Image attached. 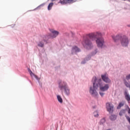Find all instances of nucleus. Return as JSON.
Here are the masks:
<instances>
[{"instance_id": "1", "label": "nucleus", "mask_w": 130, "mask_h": 130, "mask_svg": "<svg viewBox=\"0 0 130 130\" xmlns=\"http://www.w3.org/2000/svg\"><path fill=\"white\" fill-rule=\"evenodd\" d=\"M101 34L100 32H94L89 34L87 35L84 38V41L83 42V46L86 48H91L92 47V43L90 39H93V38H95L97 37V36H100Z\"/></svg>"}, {"instance_id": "2", "label": "nucleus", "mask_w": 130, "mask_h": 130, "mask_svg": "<svg viewBox=\"0 0 130 130\" xmlns=\"http://www.w3.org/2000/svg\"><path fill=\"white\" fill-rule=\"evenodd\" d=\"M93 83V87H90L89 89V93L93 97H96L98 95L97 89H98V83H97V78L93 77L92 80Z\"/></svg>"}, {"instance_id": "3", "label": "nucleus", "mask_w": 130, "mask_h": 130, "mask_svg": "<svg viewBox=\"0 0 130 130\" xmlns=\"http://www.w3.org/2000/svg\"><path fill=\"white\" fill-rule=\"evenodd\" d=\"M59 88L62 91L64 90V93L67 96L70 95V89L69 87H68V84L66 82H61L59 84Z\"/></svg>"}, {"instance_id": "4", "label": "nucleus", "mask_w": 130, "mask_h": 130, "mask_svg": "<svg viewBox=\"0 0 130 130\" xmlns=\"http://www.w3.org/2000/svg\"><path fill=\"white\" fill-rule=\"evenodd\" d=\"M96 82L98 85V87H100V89L102 92H105V91H107V90L109 89V85H103L102 84V80H101V79H100L98 81H96Z\"/></svg>"}, {"instance_id": "5", "label": "nucleus", "mask_w": 130, "mask_h": 130, "mask_svg": "<svg viewBox=\"0 0 130 130\" xmlns=\"http://www.w3.org/2000/svg\"><path fill=\"white\" fill-rule=\"evenodd\" d=\"M129 42L128 38H127L126 36H122V38L120 39V43L123 47H127V46H128Z\"/></svg>"}, {"instance_id": "6", "label": "nucleus", "mask_w": 130, "mask_h": 130, "mask_svg": "<svg viewBox=\"0 0 130 130\" xmlns=\"http://www.w3.org/2000/svg\"><path fill=\"white\" fill-rule=\"evenodd\" d=\"M96 43L98 47H100L101 48H102L105 43L104 39H103V38H96Z\"/></svg>"}, {"instance_id": "7", "label": "nucleus", "mask_w": 130, "mask_h": 130, "mask_svg": "<svg viewBox=\"0 0 130 130\" xmlns=\"http://www.w3.org/2000/svg\"><path fill=\"white\" fill-rule=\"evenodd\" d=\"M101 78L103 81H104V82L105 83L109 84L111 82V80H110V79H109V77H108V74H107L102 75Z\"/></svg>"}, {"instance_id": "8", "label": "nucleus", "mask_w": 130, "mask_h": 130, "mask_svg": "<svg viewBox=\"0 0 130 130\" xmlns=\"http://www.w3.org/2000/svg\"><path fill=\"white\" fill-rule=\"evenodd\" d=\"M106 107L107 111L110 112V113L113 112V105L112 104H110V103H108L106 104Z\"/></svg>"}, {"instance_id": "9", "label": "nucleus", "mask_w": 130, "mask_h": 130, "mask_svg": "<svg viewBox=\"0 0 130 130\" xmlns=\"http://www.w3.org/2000/svg\"><path fill=\"white\" fill-rule=\"evenodd\" d=\"M50 32H51L52 34L50 36V37H51L52 38H55L56 36H57L59 32L56 30H54V29H50Z\"/></svg>"}, {"instance_id": "10", "label": "nucleus", "mask_w": 130, "mask_h": 130, "mask_svg": "<svg viewBox=\"0 0 130 130\" xmlns=\"http://www.w3.org/2000/svg\"><path fill=\"white\" fill-rule=\"evenodd\" d=\"M122 38V36L120 35H117V36H112V38H113V40L114 41V42H117L118 40H120Z\"/></svg>"}, {"instance_id": "11", "label": "nucleus", "mask_w": 130, "mask_h": 130, "mask_svg": "<svg viewBox=\"0 0 130 130\" xmlns=\"http://www.w3.org/2000/svg\"><path fill=\"white\" fill-rule=\"evenodd\" d=\"M81 51V50L79 49L77 46H74L72 48V54H74V53H77V52H80Z\"/></svg>"}, {"instance_id": "12", "label": "nucleus", "mask_w": 130, "mask_h": 130, "mask_svg": "<svg viewBox=\"0 0 130 130\" xmlns=\"http://www.w3.org/2000/svg\"><path fill=\"white\" fill-rule=\"evenodd\" d=\"M125 98L127 101H130V95L127 93V92H125Z\"/></svg>"}, {"instance_id": "13", "label": "nucleus", "mask_w": 130, "mask_h": 130, "mask_svg": "<svg viewBox=\"0 0 130 130\" xmlns=\"http://www.w3.org/2000/svg\"><path fill=\"white\" fill-rule=\"evenodd\" d=\"M124 105V102H121L119 103L118 106H117V109H120L122 106Z\"/></svg>"}, {"instance_id": "14", "label": "nucleus", "mask_w": 130, "mask_h": 130, "mask_svg": "<svg viewBox=\"0 0 130 130\" xmlns=\"http://www.w3.org/2000/svg\"><path fill=\"white\" fill-rule=\"evenodd\" d=\"M57 100L58 101V102H59V103H62V99L61 98V96L60 95H57Z\"/></svg>"}, {"instance_id": "15", "label": "nucleus", "mask_w": 130, "mask_h": 130, "mask_svg": "<svg viewBox=\"0 0 130 130\" xmlns=\"http://www.w3.org/2000/svg\"><path fill=\"white\" fill-rule=\"evenodd\" d=\"M59 3L61 4V5L68 4V0H60Z\"/></svg>"}, {"instance_id": "16", "label": "nucleus", "mask_w": 130, "mask_h": 130, "mask_svg": "<svg viewBox=\"0 0 130 130\" xmlns=\"http://www.w3.org/2000/svg\"><path fill=\"white\" fill-rule=\"evenodd\" d=\"M53 6V3H50L48 6V10L49 11H50V10H51V8H52Z\"/></svg>"}, {"instance_id": "17", "label": "nucleus", "mask_w": 130, "mask_h": 130, "mask_svg": "<svg viewBox=\"0 0 130 130\" xmlns=\"http://www.w3.org/2000/svg\"><path fill=\"white\" fill-rule=\"evenodd\" d=\"M110 118L111 120H115L116 119V116L114 115H112L110 117Z\"/></svg>"}, {"instance_id": "18", "label": "nucleus", "mask_w": 130, "mask_h": 130, "mask_svg": "<svg viewBox=\"0 0 130 130\" xmlns=\"http://www.w3.org/2000/svg\"><path fill=\"white\" fill-rule=\"evenodd\" d=\"M124 113H125V110H121L120 112H119V115L120 116H121L122 115H123V114H124Z\"/></svg>"}, {"instance_id": "19", "label": "nucleus", "mask_w": 130, "mask_h": 130, "mask_svg": "<svg viewBox=\"0 0 130 130\" xmlns=\"http://www.w3.org/2000/svg\"><path fill=\"white\" fill-rule=\"evenodd\" d=\"M77 0H67V4H73L76 3Z\"/></svg>"}, {"instance_id": "20", "label": "nucleus", "mask_w": 130, "mask_h": 130, "mask_svg": "<svg viewBox=\"0 0 130 130\" xmlns=\"http://www.w3.org/2000/svg\"><path fill=\"white\" fill-rule=\"evenodd\" d=\"M93 116H94V117H98L99 116L98 112L95 111L94 112H93Z\"/></svg>"}, {"instance_id": "21", "label": "nucleus", "mask_w": 130, "mask_h": 130, "mask_svg": "<svg viewBox=\"0 0 130 130\" xmlns=\"http://www.w3.org/2000/svg\"><path fill=\"white\" fill-rule=\"evenodd\" d=\"M38 46H39L40 47H43V46H44V44H43L42 42H40L39 43V44H38Z\"/></svg>"}, {"instance_id": "22", "label": "nucleus", "mask_w": 130, "mask_h": 130, "mask_svg": "<svg viewBox=\"0 0 130 130\" xmlns=\"http://www.w3.org/2000/svg\"><path fill=\"white\" fill-rule=\"evenodd\" d=\"M29 73L31 77H34V76H35V74H34V73H33V72H32V71L30 70H29Z\"/></svg>"}, {"instance_id": "23", "label": "nucleus", "mask_w": 130, "mask_h": 130, "mask_svg": "<svg viewBox=\"0 0 130 130\" xmlns=\"http://www.w3.org/2000/svg\"><path fill=\"white\" fill-rule=\"evenodd\" d=\"M129 79H130V74L128 75H127V76H126V80H129Z\"/></svg>"}, {"instance_id": "24", "label": "nucleus", "mask_w": 130, "mask_h": 130, "mask_svg": "<svg viewBox=\"0 0 130 130\" xmlns=\"http://www.w3.org/2000/svg\"><path fill=\"white\" fill-rule=\"evenodd\" d=\"M101 122H102L103 123H104L105 122V119L103 118L101 120Z\"/></svg>"}, {"instance_id": "25", "label": "nucleus", "mask_w": 130, "mask_h": 130, "mask_svg": "<svg viewBox=\"0 0 130 130\" xmlns=\"http://www.w3.org/2000/svg\"><path fill=\"white\" fill-rule=\"evenodd\" d=\"M100 94L101 95V96H102V97H103V96H104V93L103 92H100Z\"/></svg>"}, {"instance_id": "26", "label": "nucleus", "mask_w": 130, "mask_h": 130, "mask_svg": "<svg viewBox=\"0 0 130 130\" xmlns=\"http://www.w3.org/2000/svg\"><path fill=\"white\" fill-rule=\"evenodd\" d=\"M35 78H36V79H38V77H37L36 75H34Z\"/></svg>"}, {"instance_id": "27", "label": "nucleus", "mask_w": 130, "mask_h": 130, "mask_svg": "<svg viewBox=\"0 0 130 130\" xmlns=\"http://www.w3.org/2000/svg\"><path fill=\"white\" fill-rule=\"evenodd\" d=\"M128 113H129L130 114V109L128 110Z\"/></svg>"}, {"instance_id": "28", "label": "nucleus", "mask_w": 130, "mask_h": 130, "mask_svg": "<svg viewBox=\"0 0 130 130\" xmlns=\"http://www.w3.org/2000/svg\"><path fill=\"white\" fill-rule=\"evenodd\" d=\"M95 53H97V50H96L95 51Z\"/></svg>"}, {"instance_id": "29", "label": "nucleus", "mask_w": 130, "mask_h": 130, "mask_svg": "<svg viewBox=\"0 0 130 130\" xmlns=\"http://www.w3.org/2000/svg\"><path fill=\"white\" fill-rule=\"evenodd\" d=\"M51 2H54V1H55V0H51Z\"/></svg>"}, {"instance_id": "30", "label": "nucleus", "mask_w": 130, "mask_h": 130, "mask_svg": "<svg viewBox=\"0 0 130 130\" xmlns=\"http://www.w3.org/2000/svg\"><path fill=\"white\" fill-rule=\"evenodd\" d=\"M40 6L38 7L37 8V9H39V8H40Z\"/></svg>"}, {"instance_id": "31", "label": "nucleus", "mask_w": 130, "mask_h": 130, "mask_svg": "<svg viewBox=\"0 0 130 130\" xmlns=\"http://www.w3.org/2000/svg\"><path fill=\"white\" fill-rule=\"evenodd\" d=\"M129 27H130V25H129Z\"/></svg>"}]
</instances>
